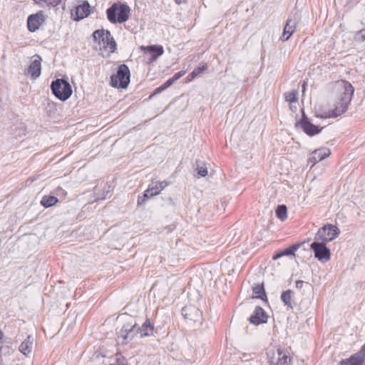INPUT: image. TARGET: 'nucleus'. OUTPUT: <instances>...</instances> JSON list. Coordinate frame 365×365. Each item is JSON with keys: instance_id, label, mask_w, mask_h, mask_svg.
Here are the masks:
<instances>
[{"instance_id": "f257e3e1", "label": "nucleus", "mask_w": 365, "mask_h": 365, "mask_svg": "<svg viewBox=\"0 0 365 365\" xmlns=\"http://www.w3.org/2000/svg\"><path fill=\"white\" fill-rule=\"evenodd\" d=\"M334 90L336 93L335 108L331 110L329 117H337L348 109L354 94V87L346 81H338L334 83Z\"/></svg>"}, {"instance_id": "f03ea898", "label": "nucleus", "mask_w": 365, "mask_h": 365, "mask_svg": "<svg viewBox=\"0 0 365 365\" xmlns=\"http://www.w3.org/2000/svg\"><path fill=\"white\" fill-rule=\"evenodd\" d=\"M154 331V327L151 324L150 319L145 320L141 327L136 323L129 326L125 325L120 331V336L124 339H132L134 336L140 333V337L152 336Z\"/></svg>"}, {"instance_id": "7ed1b4c3", "label": "nucleus", "mask_w": 365, "mask_h": 365, "mask_svg": "<svg viewBox=\"0 0 365 365\" xmlns=\"http://www.w3.org/2000/svg\"><path fill=\"white\" fill-rule=\"evenodd\" d=\"M130 9L124 4L114 3L107 11V18L112 24L125 22L130 16Z\"/></svg>"}, {"instance_id": "20e7f679", "label": "nucleus", "mask_w": 365, "mask_h": 365, "mask_svg": "<svg viewBox=\"0 0 365 365\" xmlns=\"http://www.w3.org/2000/svg\"><path fill=\"white\" fill-rule=\"evenodd\" d=\"M52 93L59 100L65 101L72 94V89L70 83L65 79L58 78L52 81L51 85Z\"/></svg>"}, {"instance_id": "39448f33", "label": "nucleus", "mask_w": 365, "mask_h": 365, "mask_svg": "<svg viewBox=\"0 0 365 365\" xmlns=\"http://www.w3.org/2000/svg\"><path fill=\"white\" fill-rule=\"evenodd\" d=\"M130 70L125 64L118 66L117 73L110 78V85L114 88H126L130 83Z\"/></svg>"}, {"instance_id": "423d86ee", "label": "nucleus", "mask_w": 365, "mask_h": 365, "mask_svg": "<svg viewBox=\"0 0 365 365\" xmlns=\"http://www.w3.org/2000/svg\"><path fill=\"white\" fill-rule=\"evenodd\" d=\"M93 38L95 41H98V43L102 44L103 48L110 52L113 53L116 50V43L109 31L96 30L93 33Z\"/></svg>"}, {"instance_id": "0eeeda50", "label": "nucleus", "mask_w": 365, "mask_h": 365, "mask_svg": "<svg viewBox=\"0 0 365 365\" xmlns=\"http://www.w3.org/2000/svg\"><path fill=\"white\" fill-rule=\"evenodd\" d=\"M339 232V229L336 226L327 224L319 229L314 237V240L327 243L336 238Z\"/></svg>"}, {"instance_id": "6e6552de", "label": "nucleus", "mask_w": 365, "mask_h": 365, "mask_svg": "<svg viewBox=\"0 0 365 365\" xmlns=\"http://www.w3.org/2000/svg\"><path fill=\"white\" fill-rule=\"evenodd\" d=\"M46 15L43 11L29 16L27 19V28L30 32L36 31L45 22Z\"/></svg>"}, {"instance_id": "1a4fd4ad", "label": "nucleus", "mask_w": 365, "mask_h": 365, "mask_svg": "<svg viewBox=\"0 0 365 365\" xmlns=\"http://www.w3.org/2000/svg\"><path fill=\"white\" fill-rule=\"evenodd\" d=\"M311 249L314 252V256L322 262H327L330 259V251L327 247L326 243L315 241L311 244Z\"/></svg>"}, {"instance_id": "9d476101", "label": "nucleus", "mask_w": 365, "mask_h": 365, "mask_svg": "<svg viewBox=\"0 0 365 365\" xmlns=\"http://www.w3.org/2000/svg\"><path fill=\"white\" fill-rule=\"evenodd\" d=\"M91 13V6L88 1H83L81 4L76 6L74 10L71 12V18L79 21L88 16Z\"/></svg>"}, {"instance_id": "9b49d317", "label": "nucleus", "mask_w": 365, "mask_h": 365, "mask_svg": "<svg viewBox=\"0 0 365 365\" xmlns=\"http://www.w3.org/2000/svg\"><path fill=\"white\" fill-rule=\"evenodd\" d=\"M299 21V19L297 16L289 18L287 20L283 34L281 37L283 41H287L291 37L296 29Z\"/></svg>"}, {"instance_id": "f8f14e48", "label": "nucleus", "mask_w": 365, "mask_h": 365, "mask_svg": "<svg viewBox=\"0 0 365 365\" xmlns=\"http://www.w3.org/2000/svg\"><path fill=\"white\" fill-rule=\"evenodd\" d=\"M41 58L38 55H36L33 56V60L31 61L27 71L26 74L30 76L32 78L36 79L41 75Z\"/></svg>"}, {"instance_id": "ddd939ff", "label": "nucleus", "mask_w": 365, "mask_h": 365, "mask_svg": "<svg viewBox=\"0 0 365 365\" xmlns=\"http://www.w3.org/2000/svg\"><path fill=\"white\" fill-rule=\"evenodd\" d=\"M299 125L303 131L310 136L319 133L323 129V127L319 128L318 126L312 124L305 116L304 113H303V117L299 122Z\"/></svg>"}, {"instance_id": "4468645a", "label": "nucleus", "mask_w": 365, "mask_h": 365, "mask_svg": "<svg viewBox=\"0 0 365 365\" xmlns=\"http://www.w3.org/2000/svg\"><path fill=\"white\" fill-rule=\"evenodd\" d=\"M168 185V183L165 181L152 182L145 191L144 197L150 198L158 195Z\"/></svg>"}, {"instance_id": "2eb2a0df", "label": "nucleus", "mask_w": 365, "mask_h": 365, "mask_svg": "<svg viewBox=\"0 0 365 365\" xmlns=\"http://www.w3.org/2000/svg\"><path fill=\"white\" fill-rule=\"evenodd\" d=\"M267 316L264 310L260 307H256L253 314L249 318L251 324L259 325L267 322Z\"/></svg>"}, {"instance_id": "dca6fc26", "label": "nucleus", "mask_w": 365, "mask_h": 365, "mask_svg": "<svg viewBox=\"0 0 365 365\" xmlns=\"http://www.w3.org/2000/svg\"><path fill=\"white\" fill-rule=\"evenodd\" d=\"M182 314L185 319L193 322H200L202 318L201 312L195 307L182 309Z\"/></svg>"}, {"instance_id": "f3484780", "label": "nucleus", "mask_w": 365, "mask_h": 365, "mask_svg": "<svg viewBox=\"0 0 365 365\" xmlns=\"http://www.w3.org/2000/svg\"><path fill=\"white\" fill-rule=\"evenodd\" d=\"M331 152L329 149L326 148H319L312 152L311 157L309 158V163H312V165L323 160L327 157L329 156Z\"/></svg>"}, {"instance_id": "a211bd4d", "label": "nucleus", "mask_w": 365, "mask_h": 365, "mask_svg": "<svg viewBox=\"0 0 365 365\" xmlns=\"http://www.w3.org/2000/svg\"><path fill=\"white\" fill-rule=\"evenodd\" d=\"M142 49L145 50L149 55V61L153 62L157 58L163 54V47L160 45H151L148 46H142Z\"/></svg>"}, {"instance_id": "6ab92c4d", "label": "nucleus", "mask_w": 365, "mask_h": 365, "mask_svg": "<svg viewBox=\"0 0 365 365\" xmlns=\"http://www.w3.org/2000/svg\"><path fill=\"white\" fill-rule=\"evenodd\" d=\"M34 338L29 335L26 339L21 342L19 347V350L25 356H28L32 350Z\"/></svg>"}, {"instance_id": "aec40b11", "label": "nucleus", "mask_w": 365, "mask_h": 365, "mask_svg": "<svg viewBox=\"0 0 365 365\" xmlns=\"http://www.w3.org/2000/svg\"><path fill=\"white\" fill-rule=\"evenodd\" d=\"M294 292L291 289L284 291L281 294V300L289 309H293L294 305Z\"/></svg>"}, {"instance_id": "412c9836", "label": "nucleus", "mask_w": 365, "mask_h": 365, "mask_svg": "<svg viewBox=\"0 0 365 365\" xmlns=\"http://www.w3.org/2000/svg\"><path fill=\"white\" fill-rule=\"evenodd\" d=\"M339 365H364V360L359 355H352L349 359H343Z\"/></svg>"}, {"instance_id": "4be33fe9", "label": "nucleus", "mask_w": 365, "mask_h": 365, "mask_svg": "<svg viewBox=\"0 0 365 365\" xmlns=\"http://www.w3.org/2000/svg\"><path fill=\"white\" fill-rule=\"evenodd\" d=\"M299 245H293L292 246L284 250L283 251L275 254L272 257V259L274 260H277L279 258L282 257V256L294 255V252L299 248Z\"/></svg>"}, {"instance_id": "5701e85b", "label": "nucleus", "mask_w": 365, "mask_h": 365, "mask_svg": "<svg viewBox=\"0 0 365 365\" xmlns=\"http://www.w3.org/2000/svg\"><path fill=\"white\" fill-rule=\"evenodd\" d=\"M40 7H56L61 4V0H33Z\"/></svg>"}, {"instance_id": "b1692460", "label": "nucleus", "mask_w": 365, "mask_h": 365, "mask_svg": "<svg viewBox=\"0 0 365 365\" xmlns=\"http://www.w3.org/2000/svg\"><path fill=\"white\" fill-rule=\"evenodd\" d=\"M58 201L55 196L45 195L42 197L41 204L45 207H49L54 205Z\"/></svg>"}, {"instance_id": "393cba45", "label": "nucleus", "mask_w": 365, "mask_h": 365, "mask_svg": "<svg viewBox=\"0 0 365 365\" xmlns=\"http://www.w3.org/2000/svg\"><path fill=\"white\" fill-rule=\"evenodd\" d=\"M207 68V66L205 64H202V66L195 68L187 76V80L189 81H192L195 77L201 74L205 69Z\"/></svg>"}, {"instance_id": "a878e982", "label": "nucleus", "mask_w": 365, "mask_h": 365, "mask_svg": "<svg viewBox=\"0 0 365 365\" xmlns=\"http://www.w3.org/2000/svg\"><path fill=\"white\" fill-rule=\"evenodd\" d=\"M287 207L284 205H279L276 210L277 217L282 221L287 218Z\"/></svg>"}, {"instance_id": "bb28decb", "label": "nucleus", "mask_w": 365, "mask_h": 365, "mask_svg": "<svg viewBox=\"0 0 365 365\" xmlns=\"http://www.w3.org/2000/svg\"><path fill=\"white\" fill-rule=\"evenodd\" d=\"M278 359L275 365H290V359L282 351H278Z\"/></svg>"}, {"instance_id": "cd10ccee", "label": "nucleus", "mask_w": 365, "mask_h": 365, "mask_svg": "<svg viewBox=\"0 0 365 365\" xmlns=\"http://www.w3.org/2000/svg\"><path fill=\"white\" fill-rule=\"evenodd\" d=\"M253 294L255 295L256 298H259L263 299L264 297H266L265 292L263 285L257 284L253 287Z\"/></svg>"}, {"instance_id": "c85d7f7f", "label": "nucleus", "mask_w": 365, "mask_h": 365, "mask_svg": "<svg viewBox=\"0 0 365 365\" xmlns=\"http://www.w3.org/2000/svg\"><path fill=\"white\" fill-rule=\"evenodd\" d=\"M297 92L296 91H292L291 92L285 93V100L287 102L293 103L297 101Z\"/></svg>"}, {"instance_id": "c756f323", "label": "nucleus", "mask_w": 365, "mask_h": 365, "mask_svg": "<svg viewBox=\"0 0 365 365\" xmlns=\"http://www.w3.org/2000/svg\"><path fill=\"white\" fill-rule=\"evenodd\" d=\"M354 39L356 41L362 42L365 40V29L356 32Z\"/></svg>"}, {"instance_id": "7c9ffc66", "label": "nucleus", "mask_w": 365, "mask_h": 365, "mask_svg": "<svg viewBox=\"0 0 365 365\" xmlns=\"http://www.w3.org/2000/svg\"><path fill=\"white\" fill-rule=\"evenodd\" d=\"M197 173L201 177H205L207 175V169L206 167L200 165H197Z\"/></svg>"}, {"instance_id": "2f4dec72", "label": "nucleus", "mask_w": 365, "mask_h": 365, "mask_svg": "<svg viewBox=\"0 0 365 365\" xmlns=\"http://www.w3.org/2000/svg\"><path fill=\"white\" fill-rule=\"evenodd\" d=\"M185 71H180L178 73H176L173 77L172 78L176 81H178L179 78H180L181 77H182L185 74Z\"/></svg>"}, {"instance_id": "473e14b6", "label": "nucleus", "mask_w": 365, "mask_h": 365, "mask_svg": "<svg viewBox=\"0 0 365 365\" xmlns=\"http://www.w3.org/2000/svg\"><path fill=\"white\" fill-rule=\"evenodd\" d=\"M174 82H175L172 78H169L167 81H165L164 83L165 84V86L168 88L169 86H170L173 83H174Z\"/></svg>"}, {"instance_id": "72a5a7b5", "label": "nucleus", "mask_w": 365, "mask_h": 365, "mask_svg": "<svg viewBox=\"0 0 365 365\" xmlns=\"http://www.w3.org/2000/svg\"><path fill=\"white\" fill-rule=\"evenodd\" d=\"M167 87L165 86V84H162L160 87L157 88L155 90V93H158L163 91H164L165 89H166Z\"/></svg>"}, {"instance_id": "f704fd0d", "label": "nucleus", "mask_w": 365, "mask_h": 365, "mask_svg": "<svg viewBox=\"0 0 365 365\" xmlns=\"http://www.w3.org/2000/svg\"><path fill=\"white\" fill-rule=\"evenodd\" d=\"M167 87L165 86V84H162L160 87L157 88L155 90V93H158L163 91H164L165 89H166Z\"/></svg>"}, {"instance_id": "c9c22d12", "label": "nucleus", "mask_w": 365, "mask_h": 365, "mask_svg": "<svg viewBox=\"0 0 365 365\" xmlns=\"http://www.w3.org/2000/svg\"><path fill=\"white\" fill-rule=\"evenodd\" d=\"M304 284V281H302V280H297L296 282V287L297 289H301L302 287V285Z\"/></svg>"}, {"instance_id": "e433bc0d", "label": "nucleus", "mask_w": 365, "mask_h": 365, "mask_svg": "<svg viewBox=\"0 0 365 365\" xmlns=\"http://www.w3.org/2000/svg\"><path fill=\"white\" fill-rule=\"evenodd\" d=\"M145 200L144 198H142L140 197H138V204H141L143 203Z\"/></svg>"}, {"instance_id": "4c0bfd02", "label": "nucleus", "mask_w": 365, "mask_h": 365, "mask_svg": "<svg viewBox=\"0 0 365 365\" xmlns=\"http://www.w3.org/2000/svg\"><path fill=\"white\" fill-rule=\"evenodd\" d=\"M0 344H3V332L0 330Z\"/></svg>"}, {"instance_id": "58836bf2", "label": "nucleus", "mask_w": 365, "mask_h": 365, "mask_svg": "<svg viewBox=\"0 0 365 365\" xmlns=\"http://www.w3.org/2000/svg\"><path fill=\"white\" fill-rule=\"evenodd\" d=\"M175 1L176 2V4H182V3H185L186 1L185 0H175Z\"/></svg>"}, {"instance_id": "ea45409f", "label": "nucleus", "mask_w": 365, "mask_h": 365, "mask_svg": "<svg viewBox=\"0 0 365 365\" xmlns=\"http://www.w3.org/2000/svg\"><path fill=\"white\" fill-rule=\"evenodd\" d=\"M168 201H169V202H170V204H172V205H173V204H174V202H173V199H172V198H170H170H168Z\"/></svg>"}, {"instance_id": "a19ab883", "label": "nucleus", "mask_w": 365, "mask_h": 365, "mask_svg": "<svg viewBox=\"0 0 365 365\" xmlns=\"http://www.w3.org/2000/svg\"><path fill=\"white\" fill-rule=\"evenodd\" d=\"M304 86H305V82H304V84H303V92L304 91Z\"/></svg>"}, {"instance_id": "79ce46f5", "label": "nucleus", "mask_w": 365, "mask_h": 365, "mask_svg": "<svg viewBox=\"0 0 365 365\" xmlns=\"http://www.w3.org/2000/svg\"><path fill=\"white\" fill-rule=\"evenodd\" d=\"M1 350H2V344H0V353L1 352Z\"/></svg>"}]
</instances>
